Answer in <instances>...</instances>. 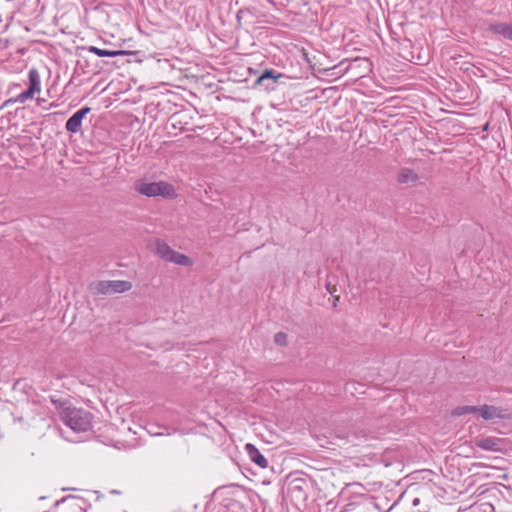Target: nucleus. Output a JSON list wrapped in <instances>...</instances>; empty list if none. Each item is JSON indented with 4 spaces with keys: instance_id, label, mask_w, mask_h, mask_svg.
Instances as JSON below:
<instances>
[{
    "instance_id": "ddd939ff",
    "label": "nucleus",
    "mask_w": 512,
    "mask_h": 512,
    "mask_svg": "<svg viewBox=\"0 0 512 512\" xmlns=\"http://www.w3.org/2000/svg\"><path fill=\"white\" fill-rule=\"evenodd\" d=\"M477 409H479V407L465 405V406H460V407L455 408L453 410L452 414L454 416H462V415H466V414H470V413H477Z\"/></svg>"
},
{
    "instance_id": "0eeeda50",
    "label": "nucleus",
    "mask_w": 512,
    "mask_h": 512,
    "mask_svg": "<svg viewBox=\"0 0 512 512\" xmlns=\"http://www.w3.org/2000/svg\"><path fill=\"white\" fill-rule=\"evenodd\" d=\"M477 413L486 421L509 418V414L506 409L494 405H482L477 409Z\"/></svg>"
},
{
    "instance_id": "f257e3e1",
    "label": "nucleus",
    "mask_w": 512,
    "mask_h": 512,
    "mask_svg": "<svg viewBox=\"0 0 512 512\" xmlns=\"http://www.w3.org/2000/svg\"><path fill=\"white\" fill-rule=\"evenodd\" d=\"M60 419L74 432H86L92 427V414L84 409L68 405L61 400L52 399Z\"/></svg>"
},
{
    "instance_id": "4468645a",
    "label": "nucleus",
    "mask_w": 512,
    "mask_h": 512,
    "mask_svg": "<svg viewBox=\"0 0 512 512\" xmlns=\"http://www.w3.org/2000/svg\"><path fill=\"white\" fill-rule=\"evenodd\" d=\"M274 341L276 344L285 346L288 343L287 335L283 332H278L275 334Z\"/></svg>"
},
{
    "instance_id": "6e6552de",
    "label": "nucleus",
    "mask_w": 512,
    "mask_h": 512,
    "mask_svg": "<svg viewBox=\"0 0 512 512\" xmlns=\"http://www.w3.org/2000/svg\"><path fill=\"white\" fill-rule=\"evenodd\" d=\"M90 107H84L76 111L66 122V130L71 133H77L82 125L83 118L90 112Z\"/></svg>"
},
{
    "instance_id": "f8f14e48",
    "label": "nucleus",
    "mask_w": 512,
    "mask_h": 512,
    "mask_svg": "<svg viewBox=\"0 0 512 512\" xmlns=\"http://www.w3.org/2000/svg\"><path fill=\"white\" fill-rule=\"evenodd\" d=\"M417 179V173L409 168L401 169L397 177L398 182L403 184L415 182Z\"/></svg>"
},
{
    "instance_id": "20e7f679",
    "label": "nucleus",
    "mask_w": 512,
    "mask_h": 512,
    "mask_svg": "<svg viewBox=\"0 0 512 512\" xmlns=\"http://www.w3.org/2000/svg\"><path fill=\"white\" fill-rule=\"evenodd\" d=\"M131 288V282L124 280H104L98 281L92 285L94 292L102 295L123 293L129 291Z\"/></svg>"
},
{
    "instance_id": "7ed1b4c3",
    "label": "nucleus",
    "mask_w": 512,
    "mask_h": 512,
    "mask_svg": "<svg viewBox=\"0 0 512 512\" xmlns=\"http://www.w3.org/2000/svg\"><path fill=\"white\" fill-rule=\"evenodd\" d=\"M155 253L161 259L170 263L186 267L193 265V260L190 257L175 251L163 241L156 242Z\"/></svg>"
},
{
    "instance_id": "9d476101",
    "label": "nucleus",
    "mask_w": 512,
    "mask_h": 512,
    "mask_svg": "<svg viewBox=\"0 0 512 512\" xmlns=\"http://www.w3.org/2000/svg\"><path fill=\"white\" fill-rule=\"evenodd\" d=\"M88 51L90 53H93L97 55L98 57H117V56H124L128 54H134L132 51H126V50H106L101 49L96 46H89Z\"/></svg>"
},
{
    "instance_id": "1a4fd4ad",
    "label": "nucleus",
    "mask_w": 512,
    "mask_h": 512,
    "mask_svg": "<svg viewBox=\"0 0 512 512\" xmlns=\"http://www.w3.org/2000/svg\"><path fill=\"white\" fill-rule=\"evenodd\" d=\"M245 451L247 452L250 460L260 468L268 467V460L253 444L247 443L245 445Z\"/></svg>"
},
{
    "instance_id": "39448f33",
    "label": "nucleus",
    "mask_w": 512,
    "mask_h": 512,
    "mask_svg": "<svg viewBox=\"0 0 512 512\" xmlns=\"http://www.w3.org/2000/svg\"><path fill=\"white\" fill-rule=\"evenodd\" d=\"M29 86L22 93L18 94L14 102L24 104L27 100L33 99L36 93L41 91V77L36 68H31L28 72Z\"/></svg>"
},
{
    "instance_id": "f03ea898",
    "label": "nucleus",
    "mask_w": 512,
    "mask_h": 512,
    "mask_svg": "<svg viewBox=\"0 0 512 512\" xmlns=\"http://www.w3.org/2000/svg\"><path fill=\"white\" fill-rule=\"evenodd\" d=\"M135 190L146 197H162L164 199H175L177 192L175 187L166 181L146 182L138 181Z\"/></svg>"
},
{
    "instance_id": "dca6fc26",
    "label": "nucleus",
    "mask_w": 512,
    "mask_h": 512,
    "mask_svg": "<svg viewBox=\"0 0 512 512\" xmlns=\"http://www.w3.org/2000/svg\"><path fill=\"white\" fill-rule=\"evenodd\" d=\"M419 503H420V499L419 498H415L413 500V502H412L413 506H417V505H419Z\"/></svg>"
},
{
    "instance_id": "423d86ee",
    "label": "nucleus",
    "mask_w": 512,
    "mask_h": 512,
    "mask_svg": "<svg viewBox=\"0 0 512 512\" xmlns=\"http://www.w3.org/2000/svg\"><path fill=\"white\" fill-rule=\"evenodd\" d=\"M474 443L477 448L490 452H502L506 446L504 439L494 436L478 437Z\"/></svg>"
},
{
    "instance_id": "9b49d317",
    "label": "nucleus",
    "mask_w": 512,
    "mask_h": 512,
    "mask_svg": "<svg viewBox=\"0 0 512 512\" xmlns=\"http://www.w3.org/2000/svg\"><path fill=\"white\" fill-rule=\"evenodd\" d=\"M511 27L512 25H509L507 23L495 22L489 24L488 31L494 34L501 35L502 37L510 40Z\"/></svg>"
},
{
    "instance_id": "2eb2a0df",
    "label": "nucleus",
    "mask_w": 512,
    "mask_h": 512,
    "mask_svg": "<svg viewBox=\"0 0 512 512\" xmlns=\"http://www.w3.org/2000/svg\"><path fill=\"white\" fill-rule=\"evenodd\" d=\"M267 78H272V79L276 80V78H277V77H275V76L273 75L272 71H270V70H266V71L261 75V77L259 78V81H263V80H265V79H267Z\"/></svg>"
}]
</instances>
